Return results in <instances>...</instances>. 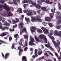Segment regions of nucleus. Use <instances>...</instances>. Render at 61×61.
I'll use <instances>...</instances> for the list:
<instances>
[{
	"mask_svg": "<svg viewBox=\"0 0 61 61\" xmlns=\"http://www.w3.org/2000/svg\"><path fill=\"white\" fill-rule=\"evenodd\" d=\"M32 19L31 20V21L33 22H35L37 21H38L40 22H42V20L41 19V17L40 16L38 15H37L36 16V18L34 17H31Z\"/></svg>",
	"mask_w": 61,
	"mask_h": 61,
	"instance_id": "obj_1",
	"label": "nucleus"
},
{
	"mask_svg": "<svg viewBox=\"0 0 61 61\" xmlns=\"http://www.w3.org/2000/svg\"><path fill=\"white\" fill-rule=\"evenodd\" d=\"M48 36L50 38H51V39L52 40V42L53 43L55 47H57L58 46V45L57 43L55 41V38H54V37L53 36H51L50 34H48Z\"/></svg>",
	"mask_w": 61,
	"mask_h": 61,
	"instance_id": "obj_2",
	"label": "nucleus"
},
{
	"mask_svg": "<svg viewBox=\"0 0 61 61\" xmlns=\"http://www.w3.org/2000/svg\"><path fill=\"white\" fill-rule=\"evenodd\" d=\"M40 39H43L44 40L45 43H47V38L46 37V36L44 35H40L39 36Z\"/></svg>",
	"mask_w": 61,
	"mask_h": 61,
	"instance_id": "obj_3",
	"label": "nucleus"
},
{
	"mask_svg": "<svg viewBox=\"0 0 61 61\" xmlns=\"http://www.w3.org/2000/svg\"><path fill=\"white\" fill-rule=\"evenodd\" d=\"M7 14L5 13H3V14H2V16H5L8 17H9L10 16H13V14L11 13V11H9L7 14Z\"/></svg>",
	"mask_w": 61,
	"mask_h": 61,
	"instance_id": "obj_4",
	"label": "nucleus"
},
{
	"mask_svg": "<svg viewBox=\"0 0 61 61\" xmlns=\"http://www.w3.org/2000/svg\"><path fill=\"white\" fill-rule=\"evenodd\" d=\"M48 44H46L45 45V46L48 48H50V49L52 51H54L55 50L52 47H50L51 44L49 43H48Z\"/></svg>",
	"mask_w": 61,
	"mask_h": 61,
	"instance_id": "obj_5",
	"label": "nucleus"
},
{
	"mask_svg": "<svg viewBox=\"0 0 61 61\" xmlns=\"http://www.w3.org/2000/svg\"><path fill=\"white\" fill-rule=\"evenodd\" d=\"M36 28L34 26H31L30 27V30L32 32H35L36 30Z\"/></svg>",
	"mask_w": 61,
	"mask_h": 61,
	"instance_id": "obj_6",
	"label": "nucleus"
},
{
	"mask_svg": "<svg viewBox=\"0 0 61 61\" xmlns=\"http://www.w3.org/2000/svg\"><path fill=\"white\" fill-rule=\"evenodd\" d=\"M2 22L5 23L4 24V25H6V26H8L10 25L9 23L7 22L5 20H3L2 21Z\"/></svg>",
	"mask_w": 61,
	"mask_h": 61,
	"instance_id": "obj_7",
	"label": "nucleus"
},
{
	"mask_svg": "<svg viewBox=\"0 0 61 61\" xmlns=\"http://www.w3.org/2000/svg\"><path fill=\"white\" fill-rule=\"evenodd\" d=\"M7 34H9V33L8 32H3L1 34V35H0V36L3 37L5 36H6Z\"/></svg>",
	"mask_w": 61,
	"mask_h": 61,
	"instance_id": "obj_8",
	"label": "nucleus"
},
{
	"mask_svg": "<svg viewBox=\"0 0 61 61\" xmlns=\"http://www.w3.org/2000/svg\"><path fill=\"white\" fill-rule=\"evenodd\" d=\"M4 8L6 9L7 11H9L11 10V8L7 6H4Z\"/></svg>",
	"mask_w": 61,
	"mask_h": 61,
	"instance_id": "obj_9",
	"label": "nucleus"
},
{
	"mask_svg": "<svg viewBox=\"0 0 61 61\" xmlns=\"http://www.w3.org/2000/svg\"><path fill=\"white\" fill-rule=\"evenodd\" d=\"M57 44L58 45V46L56 47H58L59 48V50H60V47H59V46H60V41L59 40H57Z\"/></svg>",
	"mask_w": 61,
	"mask_h": 61,
	"instance_id": "obj_10",
	"label": "nucleus"
},
{
	"mask_svg": "<svg viewBox=\"0 0 61 61\" xmlns=\"http://www.w3.org/2000/svg\"><path fill=\"white\" fill-rule=\"evenodd\" d=\"M27 15L29 16H32L33 15V13L32 12L30 11L28 13L26 14Z\"/></svg>",
	"mask_w": 61,
	"mask_h": 61,
	"instance_id": "obj_11",
	"label": "nucleus"
},
{
	"mask_svg": "<svg viewBox=\"0 0 61 61\" xmlns=\"http://www.w3.org/2000/svg\"><path fill=\"white\" fill-rule=\"evenodd\" d=\"M45 20L46 21H48V22H51V19L49 17H46L45 18Z\"/></svg>",
	"mask_w": 61,
	"mask_h": 61,
	"instance_id": "obj_12",
	"label": "nucleus"
},
{
	"mask_svg": "<svg viewBox=\"0 0 61 61\" xmlns=\"http://www.w3.org/2000/svg\"><path fill=\"white\" fill-rule=\"evenodd\" d=\"M9 55H10V53H7L6 54L5 56V59H6L9 57Z\"/></svg>",
	"mask_w": 61,
	"mask_h": 61,
	"instance_id": "obj_13",
	"label": "nucleus"
},
{
	"mask_svg": "<svg viewBox=\"0 0 61 61\" xmlns=\"http://www.w3.org/2000/svg\"><path fill=\"white\" fill-rule=\"evenodd\" d=\"M14 36V37L15 38H16V39L15 40V41L16 42H17L16 41H17V38H18L19 37V36L17 34H16Z\"/></svg>",
	"mask_w": 61,
	"mask_h": 61,
	"instance_id": "obj_14",
	"label": "nucleus"
},
{
	"mask_svg": "<svg viewBox=\"0 0 61 61\" xmlns=\"http://www.w3.org/2000/svg\"><path fill=\"white\" fill-rule=\"evenodd\" d=\"M22 59V60L23 61H27L26 57L25 56H23Z\"/></svg>",
	"mask_w": 61,
	"mask_h": 61,
	"instance_id": "obj_15",
	"label": "nucleus"
},
{
	"mask_svg": "<svg viewBox=\"0 0 61 61\" xmlns=\"http://www.w3.org/2000/svg\"><path fill=\"white\" fill-rule=\"evenodd\" d=\"M55 10H56V8L55 7H54V10L53 9H51V12H52V14L54 15V13L55 12Z\"/></svg>",
	"mask_w": 61,
	"mask_h": 61,
	"instance_id": "obj_16",
	"label": "nucleus"
},
{
	"mask_svg": "<svg viewBox=\"0 0 61 61\" xmlns=\"http://www.w3.org/2000/svg\"><path fill=\"white\" fill-rule=\"evenodd\" d=\"M29 45L30 46H34L35 43L32 41H30L29 43Z\"/></svg>",
	"mask_w": 61,
	"mask_h": 61,
	"instance_id": "obj_17",
	"label": "nucleus"
},
{
	"mask_svg": "<svg viewBox=\"0 0 61 61\" xmlns=\"http://www.w3.org/2000/svg\"><path fill=\"white\" fill-rule=\"evenodd\" d=\"M42 10L43 11H46V7H41Z\"/></svg>",
	"mask_w": 61,
	"mask_h": 61,
	"instance_id": "obj_18",
	"label": "nucleus"
},
{
	"mask_svg": "<svg viewBox=\"0 0 61 61\" xmlns=\"http://www.w3.org/2000/svg\"><path fill=\"white\" fill-rule=\"evenodd\" d=\"M18 12L20 13H22V11L21 8H19L18 9Z\"/></svg>",
	"mask_w": 61,
	"mask_h": 61,
	"instance_id": "obj_19",
	"label": "nucleus"
},
{
	"mask_svg": "<svg viewBox=\"0 0 61 61\" xmlns=\"http://www.w3.org/2000/svg\"><path fill=\"white\" fill-rule=\"evenodd\" d=\"M35 7L37 8H38V9H40L41 8V6L40 5L38 4H37L36 5H35Z\"/></svg>",
	"mask_w": 61,
	"mask_h": 61,
	"instance_id": "obj_20",
	"label": "nucleus"
},
{
	"mask_svg": "<svg viewBox=\"0 0 61 61\" xmlns=\"http://www.w3.org/2000/svg\"><path fill=\"white\" fill-rule=\"evenodd\" d=\"M20 51L19 53V56H21V52L22 53L23 52V49H20Z\"/></svg>",
	"mask_w": 61,
	"mask_h": 61,
	"instance_id": "obj_21",
	"label": "nucleus"
},
{
	"mask_svg": "<svg viewBox=\"0 0 61 61\" xmlns=\"http://www.w3.org/2000/svg\"><path fill=\"white\" fill-rule=\"evenodd\" d=\"M30 41L32 42H35V40H34V38H32L31 36H30Z\"/></svg>",
	"mask_w": 61,
	"mask_h": 61,
	"instance_id": "obj_22",
	"label": "nucleus"
},
{
	"mask_svg": "<svg viewBox=\"0 0 61 61\" xmlns=\"http://www.w3.org/2000/svg\"><path fill=\"white\" fill-rule=\"evenodd\" d=\"M0 45H2V44H6V42L3 41L2 40H0Z\"/></svg>",
	"mask_w": 61,
	"mask_h": 61,
	"instance_id": "obj_23",
	"label": "nucleus"
},
{
	"mask_svg": "<svg viewBox=\"0 0 61 61\" xmlns=\"http://www.w3.org/2000/svg\"><path fill=\"white\" fill-rule=\"evenodd\" d=\"M43 32L45 34H48V30L47 29H46L44 31H43Z\"/></svg>",
	"mask_w": 61,
	"mask_h": 61,
	"instance_id": "obj_24",
	"label": "nucleus"
},
{
	"mask_svg": "<svg viewBox=\"0 0 61 61\" xmlns=\"http://www.w3.org/2000/svg\"><path fill=\"white\" fill-rule=\"evenodd\" d=\"M25 39H28V35H26L23 36Z\"/></svg>",
	"mask_w": 61,
	"mask_h": 61,
	"instance_id": "obj_25",
	"label": "nucleus"
},
{
	"mask_svg": "<svg viewBox=\"0 0 61 61\" xmlns=\"http://www.w3.org/2000/svg\"><path fill=\"white\" fill-rule=\"evenodd\" d=\"M3 7V5H0V11H1L3 10V9L2 8Z\"/></svg>",
	"mask_w": 61,
	"mask_h": 61,
	"instance_id": "obj_26",
	"label": "nucleus"
},
{
	"mask_svg": "<svg viewBox=\"0 0 61 61\" xmlns=\"http://www.w3.org/2000/svg\"><path fill=\"white\" fill-rule=\"evenodd\" d=\"M50 35H53V34L54 33V31L53 30H50Z\"/></svg>",
	"mask_w": 61,
	"mask_h": 61,
	"instance_id": "obj_27",
	"label": "nucleus"
},
{
	"mask_svg": "<svg viewBox=\"0 0 61 61\" xmlns=\"http://www.w3.org/2000/svg\"><path fill=\"white\" fill-rule=\"evenodd\" d=\"M35 39H36V41L37 42H39V39L38 38L36 37V36H35Z\"/></svg>",
	"mask_w": 61,
	"mask_h": 61,
	"instance_id": "obj_28",
	"label": "nucleus"
},
{
	"mask_svg": "<svg viewBox=\"0 0 61 61\" xmlns=\"http://www.w3.org/2000/svg\"><path fill=\"white\" fill-rule=\"evenodd\" d=\"M49 15L50 16V17L51 18V19H52V18H53V17H54L53 15H52L51 13H50Z\"/></svg>",
	"mask_w": 61,
	"mask_h": 61,
	"instance_id": "obj_29",
	"label": "nucleus"
},
{
	"mask_svg": "<svg viewBox=\"0 0 61 61\" xmlns=\"http://www.w3.org/2000/svg\"><path fill=\"white\" fill-rule=\"evenodd\" d=\"M58 36L60 37H61V31H59V32L58 34Z\"/></svg>",
	"mask_w": 61,
	"mask_h": 61,
	"instance_id": "obj_30",
	"label": "nucleus"
},
{
	"mask_svg": "<svg viewBox=\"0 0 61 61\" xmlns=\"http://www.w3.org/2000/svg\"><path fill=\"white\" fill-rule=\"evenodd\" d=\"M25 20L27 22H28L30 21V19L29 18H26L25 17Z\"/></svg>",
	"mask_w": 61,
	"mask_h": 61,
	"instance_id": "obj_31",
	"label": "nucleus"
},
{
	"mask_svg": "<svg viewBox=\"0 0 61 61\" xmlns=\"http://www.w3.org/2000/svg\"><path fill=\"white\" fill-rule=\"evenodd\" d=\"M48 24L49 25V26L50 27H52V26H53V25H52L51 23H48Z\"/></svg>",
	"mask_w": 61,
	"mask_h": 61,
	"instance_id": "obj_32",
	"label": "nucleus"
},
{
	"mask_svg": "<svg viewBox=\"0 0 61 61\" xmlns=\"http://www.w3.org/2000/svg\"><path fill=\"white\" fill-rule=\"evenodd\" d=\"M50 1H49V0H46L45 2V3H46L47 4H49Z\"/></svg>",
	"mask_w": 61,
	"mask_h": 61,
	"instance_id": "obj_33",
	"label": "nucleus"
},
{
	"mask_svg": "<svg viewBox=\"0 0 61 61\" xmlns=\"http://www.w3.org/2000/svg\"><path fill=\"white\" fill-rule=\"evenodd\" d=\"M42 24L44 26H46V25H47V23L46 22H44L42 23Z\"/></svg>",
	"mask_w": 61,
	"mask_h": 61,
	"instance_id": "obj_34",
	"label": "nucleus"
},
{
	"mask_svg": "<svg viewBox=\"0 0 61 61\" xmlns=\"http://www.w3.org/2000/svg\"><path fill=\"white\" fill-rule=\"evenodd\" d=\"M9 30L10 32H14L15 31V28H14L13 29L10 28L9 29Z\"/></svg>",
	"mask_w": 61,
	"mask_h": 61,
	"instance_id": "obj_35",
	"label": "nucleus"
},
{
	"mask_svg": "<svg viewBox=\"0 0 61 61\" xmlns=\"http://www.w3.org/2000/svg\"><path fill=\"white\" fill-rule=\"evenodd\" d=\"M31 4H32V5H36V2H33L32 1Z\"/></svg>",
	"mask_w": 61,
	"mask_h": 61,
	"instance_id": "obj_36",
	"label": "nucleus"
},
{
	"mask_svg": "<svg viewBox=\"0 0 61 61\" xmlns=\"http://www.w3.org/2000/svg\"><path fill=\"white\" fill-rule=\"evenodd\" d=\"M23 12L24 13H27V12H28V10H24Z\"/></svg>",
	"mask_w": 61,
	"mask_h": 61,
	"instance_id": "obj_37",
	"label": "nucleus"
},
{
	"mask_svg": "<svg viewBox=\"0 0 61 61\" xmlns=\"http://www.w3.org/2000/svg\"><path fill=\"white\" fill-rule=\"evenodd\" d=\"M59 61H61V57L60 56H58L57 57Z\"/></svg>",
	"mask_w": 61,
	"mask_h": 61,
	"instance_id": "obj_38",
	"label": "nucleus"
},
{
	"mask_svg": "<svg viewBox=\"0 0 61 61\" xmlns=\"http://www.w3.org/2000/svg\"><path fill=\"white\" fill-rule=\"evenodd\" d=\"M54 33L57 36L58 35V32L57 31V30H56L54 32Z\"/></svg>",
	"mask_w": 61,
	"mask_h": 61,
	"instance_id": "obj_39",
	"label": "nucleus"
},
{
	"mask_svg": "<svg viewBox=\"0 0 61 61\" xmlns=\"http://www.w3.org/2000/svg\"><path fill=\"white\" fill-rule=\"evenodd\" d=\"M12 49H14L15 47V44L14 43H13L12 44Z\"/></svg>",
	"mask_w": 61,
	"mask_h": 61,
	"instance_id": "obj_40",
	"label": "nucleus"
},
{
	"mask_svg": "<svg viewBox=\"0 0 61 61\" xmlns=\"http://www.w3.org/2000/svg\"><path fill=\"white\" fill-rule=\"evenodd\" d=\"M23 30L24 31H25V33H27V31H26V29L25 28H24Z\"/></svg>",
	"mask_w": 61,
	"mask_h": 61,
	"instance_id": "obj_41",
	"label": "nucleus"
},
{
	"mask_svg": "<svg viewBox=\"0 0 61 61\" xmlns=\"http://www.w3.org/2000/svg\"><path fill=\"white\" fill-rule=\"evenodd\" d=\"M37 31L39 33H43V31H42V30L40 29L38 30H37Z\"/></svg>",
	"mask_w": 61,
	"mask_h": 61,
	"instance_id": "obj_42",
	"label": "nucleus"
},
{
	"mask_svg": "<svg viewBox=\"0 0 61 61\" xmlns=\"http://www.w3.org/2000/svg\"><path fill=\"white\" fill-rule=\"evenodd\" d=\"M5 2V0H0V3H2L3 4Z\"/></svg>",
	"mask_w": 61,
	"mask_h": 61,
	"instance_id": "obj_43",
	"label": "nucleus"
},
{
	"mask_svg": "<svg viewBox=\"0 0 61 61\" xmlns=\"http://www.w3.org/2000/svg\"><path fill=\"white\" fill-rule=\"evenodd\" d=\"M61 23V20H58L57 21V24L58 25L59 23Z\"/></svg>",
	"mask_w": 61,
	"mask_h": 61,
	"instance_id": "obj_44",
	"label": "nucleus"
},
{
	"mask_svg": "<svg viewBox=\"0 0 61 61\" xmlns=\"http://www.w3.org/2000/svg\"><path fill=\"white\" fill-rule=\"evenodd\" d=\"M9 41H12V37H11V36H10L9 37Z\"/></svg>",
	"mask_w": 61,
	"mask_h": 61,
	"instance_id": "obj_45",
	"label": "nucleus"
},
{
	"mask_svg": "<svg viewBox=\"0 0 61 61\" xmlns=\"http://www.w3.org/2000/svg\"><path fill=\"white\" fill-rule=\"evenodd\" d=\"M12 21L13 23V24H16V23H16V21L15 20H12Z\"/></svg>",
	"mask_w": 61,
	"mask_h": 61,
	"instance_id": "obj_46",
	"label": "nucleus"
},
{
	"mask_svg": "<svg viewBox=\"0 0 61 61\" xmlns=\"http://www.w3.org/2000/svg\"><path fill=\"white\" fill-rule=\"evenodd\" d=\"M28 3V1L27 0H24L23 1L24 3Z\"/></svg>",
	"mask_w": 61,
	"mask_h": 61,
	"instance_id": "obj_47",
	"label": "nucleus"
},
{
	"mask_svg": "<svg viewBox=\"0 0 61 61\" xmlns=\"http://www.w3.org/2000/svg\"><path fill=\"white\" fill-rule=\"evenodd\" d=\"M15 20L16 21V22L17 23V22H19V19H18L17 18H16L15 19Z\"/></svg>",
	"mask_w": 61,
	"mask_h": 61,
	"instance_id": "obj_48",
	"label": "nucleus"
},
{
	"mask_svg": "<svg viewBox=\"0 0 61 61\" xmlns=\"http://www.w3.org/2000/svg\"><path fill=\"white\" fill-rule=\"evenodd\" d=\"M25 46H27V41H25Z\"/></svg>",
	"mask_w": 61,
	"mask_h": 61,
	"instance_id": "obj_49",
	"label": "nucleus"
},
{
	"mask_svg": "<svg viewBox=\"0 0 61 61\" xmlns=\"http://www.w3.org/2000/svg\"><path fill=\"white\" fill-rule=\"evenodd\" d=\"M45 56H49V55L47 54L46 53H44Z\"/></svg>",
	"mask_w": 61,
	"mask_h": 61,
	"instance_id": "obj_50",
	"label": "nucleus"
},
{
	"mask_svg": "<svg viewBox=\"0 0 61 61\" xmlns=\"http://www.w3.org/2000/svg\"><path fill=\"white\" fill-rule=\"evenodd\" d=\"M28 2L30 4H31L33 1H32V0H28Z\"/></svg>",
	"mask_w": 61,
	"mask_h": 61,
	"instance_id": "obj_51",
	"label": "nucleus"
},
{
	"mask_svg": "<svg viewBox=\"0 0 61 61\" xmlns=\"http://www.w3.org/2000/svg\"><path fill=\"white\" fill-rule=\"evenodd\" d=\"M27 49H28V48L27 47H26L24 49V51H27Z\"/></svg>",
	"mask_w": 61,
	"mask_h": 61,
	"instance_id": "obj_52",
	"label": "nucleus"
},
{
	"mask_svg": "<svg viewBox=\"0 0 61 61\" xmlns=\"http://www.w3.org/2000/svg\"><path fill=\"white\" fill-rule=\"evenodd\" d=\"M41 29L43 31H44L46 29L43 27H42L41 28Z\"/></svg>",
	"mask_w": 61,
	"mask_h": 61,
	"instance_id": "obj_53",
	"label": "nucleus"
},
{
	"mask_svg": "<svg viewBox=\"0 0 61 61\" xmlns=\"http://www.w3.org/2000/svg\"><path fill=\"white\" fill-rule=\"evenodd\" d=\"M42 53H43V52L42 51H41V52H38V55L39 56H40V55H41V54Z\"/></svg>",
	"mask_w": 61,
	"mask_h": 61,
	"instance_id": "obj_54",
	"label": "nucleus"
},
{
	"mask_svg": "<svg viewBox=\"0 0 61 61\" xmlns=\"http://www.w3.org/2000/svg\"><path fill=\"white\" fill-rule=\"evenodd\" d=\"M56 13L57 15H58L60 14V12L58 11H57Z\"/></svg>",
	"mask_w": 61,
	"mask_h": 61,
	"instance_id": "obj_55",
	"label": "nucleus"
},
{
	"mask_svg": "<svg viewBox=\"0 0 61 61\" xmlns=\"http://www.w3.org/2000/svg\"><path fill=\"white\" fill-rule=\"evenodd\" d=\"M60 27H61V25H60V26L57 25V28L58 29H60Z\"/></svg>",
	"mask_w": 61,
	"mask_h": 61,
	"instance_id": "obj_56",
	"label": "nucleus"
},
{
	"mask_svg": "<svg viewBox=\"0 0 61 61\" xmlns=\"http://www.w3.org/2000/svg\"><path fill=\"white\" fill-rule=\"evenodd\" d=\"M58 17L59 18V19L61 20V14H60Z\"/></svg>",
	"mask_w": 61,
	"mask_h": 61,
	"instance_id": "obj_57",
	"label": "nucleus"
},
{
	"mask_svg": "<svg viewBox=\"0 0 61 61\" xmlns=\"http://www.w3.org/2000/svg\"><path fill=\"white\" fill-rule=\"evenodd\" d=\"M49 54L50 55H51L52 56H54L53 54L51 52H49Z\"/></svg>",
	"mask_w": 61,
	"mask_h": 61,
	"instance_id": "obj_58",
	"label": "nucleus"
},
{
	"mask_svg": "<svg viewBox=\"0 0 61 61\" xmlns=\"http://www.w3.org/2000/svg\"><path fill=\"white\" fill-rule=\"evenodd\" d=\"M5 29H6L7 30H8L9 29V28L7 26H5Z\"/></svg>",
	"mask_w": 61,
	"mask_h": 61,
	"instance_id": "obj_59",
	"label": "nucleus"
},
{
	"mask_svg": "<svg viewBox=\"0 0 61 61\" xmlns=\"http://www.w3.org/2000/svg\"><path fill=\"white\" fill-rule=\"evenodd\" d=\"M54 53L56 56L57 57V56H58V54H57V53L55 52Z\"/></svg>",
	"mask_w": 61,
	"mask_h": 61,
	"instance_id": "obj_60",
	"label": "nucleus"
},
{
	"mask_svg": "<svg viewBox=\"0 0 61 61\" xmlns=\"http://www.w3.org/2000/svg\"><path fill=\"white\" fill-rule=\"evenodd\" d=\"M8 21L10 23V24H12V21H11V20H8Z\"/></svg>",
	"mask_w": 61,
	"mask_h": 61,
	"instance_id": "obj_61",
	"label": "nucleus"
},
{
	"mask_svg": "<svg viewBox=\"0 0 61 61\" xmlns=\"http://www.w3.org/2000/svg\"><path fill=\"white\" fill-rule=\"evenodd\" d=\"M21 46H20L18 47V50H20V49H21Z\"/></svg>",
	"mask_w": 61,
	"mask_h": 61,
	"instance_id": "obj_62",
	"label": "nucleus"
},
{
	"mask_svg": "<svg viewBox=\"0 0 61 61\" xmlns=\"http://www.w3.org/2000/svg\"><path fill=\"white\" fill-rule=\"evenodd\" d=\"M23 6L24 8H25H25H26V5L24 4V5Z\"/></svg>",
	"mask_w": 61,
	"mask_h": 61,
	"instance_id": "obj_63",
	"label": "nucleus"
},
{
	"mask_svg": "<svg viewBox=\"0 0 61 61\" xmlns=\"http://www.w3.org/2000/svg\"><path fill=\"white\" fill-rule=\"evenodd\" d=\"M32 58L33 59H35V58H36V57L34 55H33L32 56Z\"/></svg>",
	"mask_w": 61,
	"mask_h": 61,
	"instance_id": "obj_64",
	"label": "nucleus"
}]
</instances>
